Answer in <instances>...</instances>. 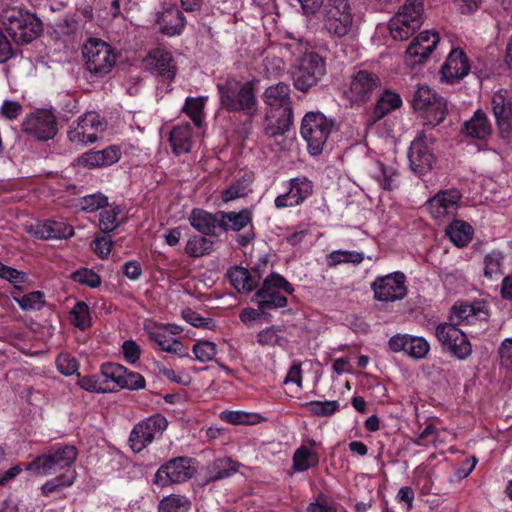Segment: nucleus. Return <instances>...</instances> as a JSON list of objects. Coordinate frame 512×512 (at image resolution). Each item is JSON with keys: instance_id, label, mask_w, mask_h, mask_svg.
I'll use <instances>...</instances> for the list:
<instances>
[{"instance_id": "14", "label": "nucleus", "mask_w": 512, "mask_h": 512, "mask_svg": "<svg viewBox=\"0 0 512 512\" xmlns=\"http://www.w3.org/2000/svg\"><path fill=\"white\" fill-rule=\"evenodd\" d=\"M412 103L416 110L425 112L426 123L431 126L440 124L445 118L447 111L445 99L434 93L428 86H421L415 91Z\"/></svg>"}, {"instance_id": "32", "label": "nucleus", "mask_w": 512, "mask_h": 512, "mask_svg": "<svg viewBox=\"0 0 512 512\" xmlns=\"http://www.w3.org/2000/svg\"><path fill=\"white\" fill-rule=\"evenodd\" d=\"M241 464L230 457L215 459L208 470L207 483L228 478L238 472Z\"/></svg>"}, {"instance_id": "42", "label": "nucleus", "mask_w": 512, "mask_h": 512, "mask_svg": "<svg viewBox=\"0 0 512 512\" xmlns=\"http://www.w3.org/2000/svg\"><path fill=\"white\" fill-rule=\"evenodd\" d=\"M284 49L289 52L294 63L299 62L301 59L310 54H315L312 50L310 43L302 37H295L289 35L287 41L284 43Z\"/></svg>"}, {"instance_id": "21", "label": "nucleus", "mask_w": 512, "mask_h": 512, "mask_svg": "<svg viewBox=\"0 0 512 512\" xmlns=\"http://www.w3.org/2000/svg\"><path fill=\"white\" fill-rule=\"evenodd\" d=\"M146 68L162 80L172 81L176 74V64L170 52L156 48L144 59Z\"/></svg>"}, {"instance_id": "63", "label": "nucleus", "mask_w": 512, "mask_h": 512, "mask_svg": "<svg viewBox=\"0 0 512 512\" xmlns=\"http://www.w3.org/2000/svg\"><path fill=\"white\" fill-rule=\"evenodd\" d=\"M475 314L476 309L473 305L469 303H456L451 309L450 319L453 321L454 318H457V322H459V324L463 321L469 323L470 317H474Z\"/></svg>"}, {"instance_id": "31", "label": "nucleus", "mask_w": 512, "mask_h": 512, "mask_svg": "<svg viewBox=\"0 0 512 512\" xmlns=\"http://www.w3.org/2000/svg\"><path fill=\"white\" fill-rule=\"evenodd\" d=\"M169 141L176 155L190 152L192 148V128L189 123L174 126Z\"/></svg>"}, {"instance_id": "64", "label": "nucleus", "mask_w": 512, "mask_h": 512, "mask_svg": "<svg viewBox=\"0 0 512 512\" xmlns=\"http://www.w3.org/2000/svg\"><path fill=\"white\" fill-rule=\"evenodd\" d=\"M337 511V505L336 503L329 499L325 494L320 493L317 496V499L310 503L307 508L306 512H336Z\"/></svg>"}, {"instance_id": "61", "label": "nucleus", "mask_w": 512, "mask_h": 512, "mask_svg": "<svg viewBox=\"0 0 512 512\" xmlns=\"http://www.w3.org/2000/svg\"><path fill=\"white\" fill-rule=\"evenodd\" d=\"M157 373L166 378L167 380L180 384V385H188L191 381L190 377L187 374H178L173 369L168 368L162 362L155 363Z\"/></svg>"}, {"instance_id": "26", "label": "nucleus", "mask_w": 512, "mask_h": 512, "mask_svg": "<svg viewBox=\"0 0 512 512\" xmlns=\"http://www.w3.org/2000/svg\"><path fill=\"white\" fill-rule=\"evenodd\" d=\"M121 158V150L112 145L103 150L88 151L80 157V163L89 168L110 166Z\"/></svg>"}, {"instance_id": "12", "label": "nucleus", "mask_w": 512, "mask_h": 512, "mask_svg": "<svg viewBox=\"0 0 512 512\" xmlns=\"http://www.w3.org/2000/svg\"><path fill=\"white\" fill-rule=\"evenodd\" d=\"M107 122L96 112L81 115L68 131L70 142L80 145L92 144L105 132Z\"/></svg>"}, {"instance_id": "2", "label": "nucleus", "mask_w": 512, "mask_h": 512, "mask_svg": "<svg viewBox=\"0 0 512 512\" xmlns=\"http://www.w3.org/2000/svg\"><path fill=\"white\" fill-rule=\"evenodd\" d=\"M321 14L323 29L331 38L342 39L356 34L357 17L348 0H328Z\"/></svg>"}, {"instance_id": "28", "label": "nucleus", "mask_w": 512, "mask_h": 512, "mask_svg": "<svg viewBox=\"0 0 512 512\" xmlns=\"http://www.w3.org/2000/svg\"><path fill=\"white\" fill-rule=\"evenodd\" d=\"M196 229L201 234L190 237L185 247L186 254L193 258L210 254L215 243L214 238L217 236V234H213V229L207 231V233H203L199 228Z\"/></svg>"}, {"instance_id": "20", "label": "nucleus", "mask_w": 512, "mask_h": 512, "mask_svg": "<svg viewBox=\"0 0 512 512\" xmlns=\"http://www.w3.org/2000/svg\"><path fill=\"white\" fill-rule=\"evenodd\" d=\"M428 137L421 133L411 143L408 150V159L411 169L418 174L425 173L432 168L434 155L428 146Z\"/></svg>"}, {"instance_id": "29", "label": "nucleus", "mask_w": 512, "mask_h": 512, "mask_svg": "<svg viewBox=\"0 0 512 512\" xmlns=\"http://www.w3.org/2000/svg\"><path fill=\"white\" fill-rule=\"evenodd\" d=\"M464 133L475 139H487L492 133V126L487 115L482 110L475 111L473 116L465 122Z\"/></svg>"}, {"instance_id": "40", "label": "nucleus", "mask_w": 512, "mask_h": 512, "mask_svg": "<svg viewBox=\"0 0 512 512\" xmlns=\"http://www.w3.org/2000/svg\"><path fill=\"white\" fill-rule=\"evenodd\" d=\"M126 373V367L118 363H103L100 368V379L104 386L113 388L112 392L118 391V386Z\"/></svg>"}, {"instance_id": "3", "label": "nucleus", "mask_w": 512, "mask_h": 512, "mask_svg": "<svg viewBox=\"0 0 512 512\" xmlns=\"http://www.w3.org/2000/svg\"><path fill=\"white\" fill-rule=\"evenodd\" d=\"M77 455L75 446L56 443L27 463L24 470L36 476L51 475L70 468L76 461Z\"/></svg>"}, {"instance_id": "6", "label": "nucleus", "mask_w": 512, "mask_h": 512, "mask_svg": "<svg viewBox=\"0 0 512 512\" xmlns=\"http://www.w3.org/2000/svg\"><path fill=\"white\" fill-rule=\"evenodd\" d=\"M82 54L86 70L97 78L108 75L117 62L113 48L98 38L88 39L83 46Z\"/></svg>"}, {"instance_id": "27", "label": "nucleus", "mask_w": 512, "mask_h": 512, "mask_svg": "<svg viewBox=\"0 0 512 512\" xmlns=\"http://www.w3.org/2000/svg\"><path fill=\"white\" fill-rule=\"evenodd\" d=\"M264 102L272 108H284V113L292 115L290 107V87L280 82L268 87L263 94Z\"/></svg>"}, {"instance_id": "43", "label": "nucleus", "mask_w": 512, "mask_h": 512, "mask_svg": "<svg viewBox=\"0 0 512 512\" xmlns=\"http://www.w3.org/2000/svg\"><path fill=\"white\" fill-rule=\"evenodd\" d=\"M0 278L8 281L12 286V291H24L25 284L29 282L28 274L0 262Z\"/></svg>"}, {"instance_id": "57", "label": "nucleus", "mask_w": 512, "mask_h": 512, "mask_svg": "<svg viewBox=\"0 0 512 512\" xmlns=\"http://www.w3.org/2000/svg\"><path fill=\"white\" fill-rule=\"evenodd\" d=\"M182 316L186 322L196 328L213 330L216 326L214 319L210 317H203L190 308L183 310Z\"/></svg>"}, {"instance_id": "55", "label": "nucleus", "mask_w": 512, "mask_h": 512, "mask_svg": "<svg viewBox=\"0 0 512 512\" xmlns=\"http://www.w3.org/2000/svg\"><path fill=\"white\" fill-rule=\"evenodd\" d=\"M79 366L78 360L69 353H60L56 358L57 370L64 376L78 374Z\"/></svg>"}, {"instance_id": "4", "label": "nucleus", "mask_w": 512, "mask_h": 512, "mask_svg": "<svg viewBox=\"0 0 512 512\" xmlns=\"http://www.w3.org/2000/svg\"><path fill=\"white\" fill-rule=\"evenodd\" d=\"M1 22L15 42L28 44L42 32L41 21L32 13L16 7L2 11Z\"/></svg>"}, {"instance_id": "13", "label": "nucleus", "mask_w": 512, "mask_h": 512, "mask_svg": "<svg viewBox=\"0 0 512 512\" xmlns=\"http://www.w3.org/2000/svg\"><path fill=\"white\" fill-rule=\"evenodd\" d=\"M458 325L459 322L440 323L435 329V335L445 350L459 360H466L472 353V345Z\"/></svg>"}, {"instance_id": "52", "label": "nucleus", "mask_w": 512, "mask_h": 512, "mask_svg": "<svg viewBox=\"0 0 512 512\" xmlns=\"http://www.w3.org/2000/svg\"><path fill=\"white\" fill-rule=\"evenodd\" d=\"M125 209L119 205H106L100 213L99 224H121L126 221Z\"/></svg>"}, {"instance_id": "59", "label": "nucleus", "mask_w": 512, "mask_h": 512, "mask_svg": "<svg viewBox=\"0 0 512 512\" xmlns=\"http://www.w3.org/2000/svg\"><path fill=\"white\" fill-rule=\"evenodd\" d=\"M192 351L198 361L205 363L215 357L217 354V346L210 341H199L194 344Z\"/></svg>"}, {"instance_id": "23", "label": "nucleus", "mask_w": 512, "mask_h": 512, "mask_svg": "<svg viewBox=\"0 0 512 512\" xmlns=\"http://www.w3.org/2000/svg\"><path fill=\"white\" fill-rule=\"evenodd\" d=\"M492 109L502 136L512 137V99H508L507 91L499 90L493 95Z\"/></svg>"}, {"instance_id": "25", "label": "nucleus", "mask_w": 512, "mask_h": 512, "mask_svg": "<svg viewBox=\"0 0 512 512\" xmlns=\"http://www.w3.org/2000/svg\"><path fill=\"white\" fill-rule=\"evenodd\" d=\"M470 65L467 56L459 48L452 49L441 68V79L454 83L468 75Z\"/></svg>"}, {"instance_id": "33", "label": "nucleus", "mask_w": 512, "mask_h": 512, "mask_svg": "<svg viewBox=\"0 0 512 512\" xmlns=\"http://www.w3.org/2000/svg\"><path fill=\"white\" fill-rule=\"evenodd\" d=\"M35 239H68L74 235V226H26Z\"/></svg>"}, {"instance_id": "24", "label": "nucleus", "mask_w": 512, "mask_h": 512, "mask_svg": "<svg viewBox=\"0 0 512 512\" xmlns=\"http://www.w3.org/2000/svg\"><path fill=\"white\" fill-rule=\"evenodd\" d=\"M313 191V184L306 178H294L290 180L289 190L276 197L275 206L279 209L293 207L306 200Z\"/></svg>"}, {"instance_id": "62", "label": "nucleus", "mask_w": 512, "mask_h": 512, "mask_svg": "<svg viewBox=\"0 0 512 512\" xmlns=\"http://www.w3.org/2000/svg\"><path fill=\"white\" fill-rule=\"evenodd\" d=\"M107 205V198L101 194L87 195L80 200V208L86 212H94Z\"/></svg>"}, {"instance_id": "10", "label": "nucleus", "mask_w": 512, "mask_h": 512, "mask_svg": "<svg viewBox=\"0 0 512 512\" xmlns=\"http://www.w3.org/2000/svg\"><path fill=\"white\" fill-rule=\"evenodd\" d=\"M326 73L325 61L317 53L310 54L293 64L292 78L294 86L300 91H308L315 86Z\"/></svg>"}, {"instance_id": "9", "label": "nucleus", "mask_w": 512, "mask_h": 512, "mask_svg": "<svg viewBox=\"0 0 512 512\" xmlns=\"http://www.w3.org/2000/svg\"><path fill=\"white\" fill-rule=\"evenodd\" d=\"M196 471L195 459L188 456L174 457L160 465L154 475L153 483L159 488L185 483L193 478Z\"/></svg>"}, {"instance_id": "7", "label": "nucleus", "mask_w": 512, "mask_h": 512, "mask_svg": "<svg viewBox=\"0 0 512 512\" xmlns=\"http://www.w3.org/2000/svg\"><path fill=\"white\" fill-rule=\"evenodd\" d=\"M333 122L322 113L308 112L302 120L301 136L311 155H319L331 134Z\"/></svg>"}, {"instance_id": "58", "label": "nucleus", "mask_w": 512, "mask_h": 512, "mask_svg": "<svg viewBox=\"0 0 512 512\" xmlns=\"http://www.w3.org/2000/svg\"><path fill=\"white\" fill-rule=\"evenodd\" d=\"M146 381L145 378L138 372L130 371L126 368V373H124L123 378L118 386V390L120 389H128L132 391H137L145 388Z\"/></svg>"}, {"instance_id": "46", "label": "nucleus", "mask_w": 512, "mask_h": 512, "mask_svg": "<svg viewBox=\"0 0 512 512\" xmlns=\"http://www.w3.org/2000/svg\"><path fill=\"white\" fill-rule=\"evenodd\" d=\"M363 260L364 254L362 252L348 250H335L329 253L326 257L327 265L329 267H335L346 263L358 265Z\"/></svg>"}, {"instance_id": "18", "label": "nucleus", "mask_w": 512, "mask_h": 512, "mask_svg": "<svg viewBox=\"0 0 512 512\" xmlns=\"http://www.w3.org/2000/svg\"><path fill=\"white\" fill-rule=\"evenodd\" d=\"M388 348L393 353L403 352L415 360L426 358L430 344L421 336L397 333L388 340Z\"/></svg>"}, {"instance_id": "51", "label": "nucleus", "mask_w": 512, "mask_h": 512, "mask_svg": "<svg viewBox=\"0 0 512 512\" xmlns=\"http://www.w3.org/2000/svg\"><path fill=\"white\" fill-rule=\"evenodd\" d=\"M503 261L504 255L500 251H492L488 253L484 258V275L485 277L492 279L493 276L503 274Z\"/></svg>"}, {"instance_id": "15", "label": "nucleus", "mask_w": 512, "mask_h": 512, "mask_svg": "<svg viewBox=\"0 0 512 512\" xmlns=\"http://www.w3.org/2000/svg\"><path fill=\"white\" fill-rule=\"evenodd\" d=\"M21 130L40 141H48L57 134L56 117L47 109H36L24 117Z\"/></svg>"}, {"instance_id": "50", "label": "nucleus", "mask_w": 512, "mask_h": 512, "mask_svg": "<svg viewBox=\"0 0 512 512\" xmlns=\"http://www.w3.org/2000/svg\"><path fill=\"white\" fill-rule=\"evenodd\" d=\"M304 406L309 412L318 417L332 416L340 408L339 402L335 400H314L307 402Z\"/></svg>"}, {"instance_id": "30", "label": "nucleus", "mask_w": 512, "mask_h": 512, "mask_svg": "<svg viewBox=\"0 0 512 512\" xmlns=\"http://www.w3.org/2000/svg\"><path fill=\"white\" fill-rule=\"evenodd\" d=\"M161 31L168 36L179 35L185 27V18L176 8H169L158 16Z\"/></svg>"}, {"instance_id": "53", "label": "nucleus", "mask_w": 512, "mask_h": 512, "mask_svg": "<svg viewBox=\"0 0 512 512\" xmlns=\"http://www.w3.org/2000/svg\"><path fill=\"white\" fill-rule=\"evenodd\" d=\"M204 105L205 98L203 97H188L186 99L183 110L187 113L189 118L195 123L196 126L201 125Z\"/></svg>"}, {"instance_id": "49", "label": "nucleus", "mask_w": 512, "mask_h": 512, "mask_svg": "<svg viewBox=\"0 0 512 512\" xmlns=\"http://www.w3.org/2000/svg\"><path fill=\"white\" fill-rule=\"evenodd\" d=\"M72 324L80 329L86 330L92 324L90 309L86 302L77 301L70 311Z\"/></svg>"}, {"instance_id": "11", "label": "nucleus", "mask_w": 512, "mask_h": 512, "mask_svg": "<svg viewBox=\"0 0 512 512\" xmlns=\"http://www.w3.org/2000/svg\"><path fill=\"white\" fill-rule=\"evenodd\" d=\"M167 425V419L160 413L153 414L137 423L129 435V445L133 452H141L154 439L160 437Z\"/></svg>"}, {"instance_id": "56", "label": "nucleus", "mask_w": 512, "mask_h": 512, "mask_svg": "<svg viewBox=\"0 0 512 512\" xmlns=\"http://www.w3.org/2000/svg\"><path fill=\"white\" fill-rule=\"evenodd\" d=\"M72 279L90 288H98L102 283L100 275L88 268H80L75 271L72 274Z\"/></svg>"}, {"instance_id": "60", "label": "nucleus", "mask_w": 512, "mask_h": 512, "mask_svg": "<svg viewBox=\"0 0 512 512\" xmlns=\"http://www.w3.org/2000/svg\"><path fill=\"white\" fill-rule=\"evenodd\" d=\"M279 332L281 330L275 326L267 327L258 333L257 342L262 346L281 345L282 337Z\"/></svg>"}, {"instance_id": "22", "label": "nucleus", "mask_w": 512, "mask_h": 512, "mask_svg": "<svg viewBox=\"0 0 512 512\" xmlns=\"http://www.w3.org/2000/svg\"><path fill=\"white\" fill-rule=\"evenodd\" d=\"M440 40L438 32L426 30L415 37L406 50V60L421 63L434 51Z\"/></svg>"}, {"instance_id": "35", "label": "nucleus", "mask_w": 512, "mask_h": 512, "mask_svg": "<svg viewBox=\"0 0 512 512\" xmlns=\"http://www.w3.org/2000/svg\"><path fill=\"white\" fill-rule=\"evenodd\" d=\"M402 106V99L400 95L391 90H385L377 100L373 111L375 120L384 118L389 113L399 109Z\"/></svg>"}, {"instance_id": "54", "label": "nucleus", "mask_w": 512, "mask_h": 512, "mask_svg": "<svg viewBox=\"0 0 512 512\" xmlns=\"http://www.w3.org/2000/svg\"><path fill=\"white\" fill-rule=\"evenodd\" d=\"M77 376V384L85 391L91 393H107L112 392L113 390V388H110V386H104L103 383H101L100 376L98 375L81 376L78 373Z\"/></svg>"}, {"instance_id": "41", "label": "nucleus", "mask_w": 512, "mask_h": 512, "mask_svg": "<svg viewBox=\"0 0 512 512\" xmlns=\"http://www.w3.org/2000/svg\"><path fill=\"white\" fill-rule=\"evenodd\" d=\"M192 503L185 495L170 494L160 500L157 512H188Z\"/></svg>"}, {"instance_id": "44", "label": "nucleus", "mask_w": 512, "mask_h": 512, "mask_svg": "<svg viewBox=\"0 0 512 512\" xmlns=\"http://www.w3.org/2000/svg\"><path fill=\"white\" fill-rule=\"evenodd\" d=\"M373 178L385 190H392L398 185L397 171L393 167L385 166L381 162H377Z\"/></svg>"}, {"instance_id": "38", "label": "nucleus", "mask_w": 512, "mask_h": 512, "mask_svg": "<svg viewBox=\"0 0 512 512\" xmlns=\"http://www.w3.org/2000/svg\"><path fill=\"white\" fill-rule=\"evenodd\" d=\"M22 292L11 291V297L23 311H39L44 307L46 303L44 292L36 290L21 295Z\"/></svg>"}, {"instance_id": "34", "label": "nucleus", "mask_w": 512, "mask_h": 512, "mask_svg": "<svg viewBox=\"0 0 512 512\" xmlns=\"http://www.w3.org/2000/svg\"><path fill=\"white\" fill-rule=\"evenodd\" d=\"M227 278L231 285L240 293H248L257 288L249 269L242 266H233L227 271Z\"/></svg>"}, {"instance_id": "16", "label": "nucleus", "mask_w": 512, "mask_h": 512, "mask_svg": "<svg viewBox=\"0 0 512 512\" xmlns=\"http://www.w3.org/2000/svg\"><path fill=\"white\" fill-rule=\"evenodd\" d=\"M374 298L381 302H394L402 300L407 295L406 276L397 271L388 275L377 277L371 284Z\"/></svg>"}, {"instance_id": "48", "label": "nucleus", "mask_w": 512, "mask_h": 512, "mask_svg": "<svg viewBox=\"0 0 512 512\" xmlns=\"http://www.w3.org/2000/svg\"><path fill=\"white\" fill-rule=\"evenodd\" d=\"M199 228L203 233H207L213 229V234L216 235V230L219 232L233 230L236 232L235 240L241 246H247L254 238V232L252 231L253 226H249L247 231L242 232L241 230L246 226H194Z\"/></svg>"}, {"instance_id": "5", "label": "nucleus", "mask_w": 512, "mask_h": 512, "mask_svg": "<svg viewBox=\"0 0 512 512\" xmlns=\"http://www.w3.org/2000/svg\"><path fill=\"white\" fill-rule=\"evenodd\" d=\"M280 291L292 295L295 289L284 276L272 272L263 280L261 287L255 292L251 301L258 308L265 309L267 312L284 308L288 305V299Z\"/></svg>"}, {"instance_id": "8", "label": "nucleus", "mask_w": 512, "mask_h": 512, "mask_svg": "<svg viewBox=\"0 0 512 512\" xmlns=\"http://www.w3.org/2000/svg\"><path fill=\"white\" fill-rule=\"evenodd\" d=\"M423 12L422 2H406L389 22L392 38L399 41L408 39L423 24Z\"/></svg>"}, {"instance_id": "45", "label": "nucleus", "mask_w": 512, "mask_h": 512, "mask_svg": "<svg viewBox=\"0 0 512 512\" xmlns=\"http://www.w3.org/2000/svg\"><path fill=\"white\" fill-rule=\"evenodd\" d=\"M220 419L232 425H255L263 419L260 414L244 411H222Z\"/></svg>"}, {"instance_id": "1", "label": "nucleus", "mask_w": 512, "mask_h": 512, "mask_svg": "<svg viewBox=\"0 0 512 512\" xmlns=\"http://www.w3.org/2000/svg\"><path fill=\"white\" fill-rule=\"evenodd\" d=\"M255 85L256 81L242 83L234 77L218 82L221 106L231 112L241 111L247 116H254L258 108Z\"/></svg>"}, {"instance_id": "19", "label": "nucleus", "mask_w": 512, "mask_h": 512, "mask_svg": "<svg viewBox=\"0 0 512 512\" xmlns=\"http://www.w3.org/2000/svg\"><path fill=\"white\" fill-rule=\"evenodd\" d=\"M460 199L461 193L457 189L440 191L428 200L426 210L434 220L441 221L455 215Z\"/></svg>"}, {"instance_id": "36", "label": "nucleus", "mask_w": 512, "mask_h": 512, "mask_svg": "<svg viewBox=\"0 0 512 512\" xmlns=\"http://www.w3.org/2000/svg\"><path fill=\"white\" fill-rule=\"evenodd\" d=\"M319 464V455L308 446L301 445L292 457V468L295 472H305Z\"/></svg>"}, {"instance_id": "37", "label": "nucleus", "mask_w": 512, "mask_h": 512, "mask_svg": "<svg viewBox=\"0 0 512 512\" xmlns=\"http://www.w3.org/2000/svg\"><path fill=\"white\" fill-rule=\"evenodd\" d=\"M252 183L253 178L249 175H244L221 192V199L227 203L247 197L253 191Z\"/></svg>"}, {"instance_id": "39", "label": "nucleus", "mask_w": 512, "mask_h": 512, "mask_svg": "<svg viewBox=\"0 0 512 512\" xmlns=\"http://www.w3.org/2000/svg\"><path fill=\"white\" fill-rule=\"evenodd\" d=\"M76 480V472L61 473L54 478L47 480L41 486V494L45 497H50L54 493H60L66 488L71 487Z\"/></svg>"}, {"instance_id": "47", "label": "nucleus", "mask_w": 512, "mask_h": 512, "mask_svg": "<svg viewBox=\"0 0 512 512\" xmlns=\"http://www.w3.org/2000/svg\"><path fill=\"white\" fill-rule=\"evenodd\" d=\"M445 235L458 248L467 246L474 235L473 226H446Z\"/></svg>"}, {"instance_id": "17", "label": "nucleus", "mask_w": 512, "mask_h": 512, "mask_svg": "<svg viewBox=\"0 0 512 512\" xmlns=\"http://www.w3.org/2000/svg\"><path fill=\"white\" fill-rule=\"evenodd\" d=\"M380 86L381 79L377 74L367 70H359L352 76L346 95L353 103H363L368 101Z\"/></svg>"}]
</instances>
